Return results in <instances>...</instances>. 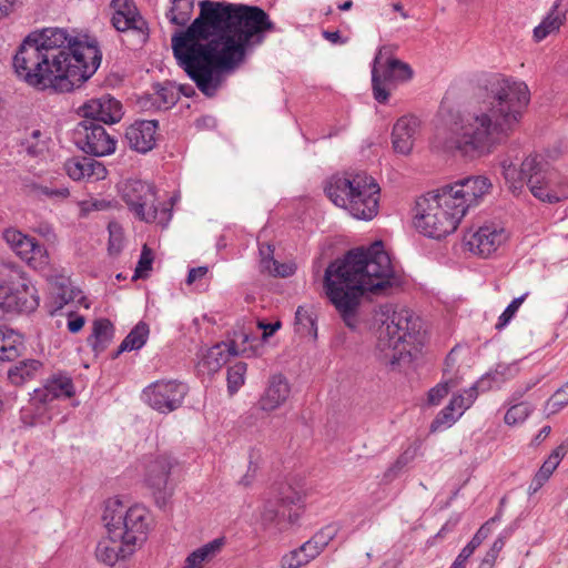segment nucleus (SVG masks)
Here are the masks:
<instances>
[{
	"label": "nucleus",
	"instance_id": "15",
	"mask_svg": "<svg viewBox=\"0 0 568 568\" xmlns=\"http://www.w3.org/2000/svg\"><path fill=\"white\" fill-rule=\"evenodd\" d=\"M10 248L36 271H44L50 264L47 248L34 237L22 233L17 229H7L2 234Z\"/></svg>",
	"mask_w": 568,
	"mask_h": 568
},
{
	"label": "nucleus",
	"instance_id": "27",
	"mask_svg": "<svg viewBox=\"0 0 568 568\" xmlns=\"http://www.w3.org/2000/svg\"><path fill=\"white\" fill-rule=\"evenodd\" d=\"M134 551V547L124 542L122 537H115L114 534L108 532L97 545V559L105 565L113 566L121 559H125Z\"/></svg>",
	"mask_w": 568,
	"mask_h": 568
},
{
	"label": "nucleus",
	"instance_id": "34",
	"mask_svg": "<svg viewBox=\"0 0 568 568\" xmlns=\"http://www.w3.org/2000/svg\"><path fill=\"white\" fill-rule=\"evenodd\" d=\"M224 540L216 538L201 546L186 557L183 568H203L222 550Z\"/></svg>",
	"mask_w": 568,
	"mask_h": 568
},
{
	"label": "nucleus",
	"instance_id": "48",
	"mask_svg": "<svg viewBox=\"0 0 568 568\" xmlns=\"http://www.w3.org/2000/svg\"><path fill=\"white\" fill-rule=\"evenodd\" d=\"M153 254L152 251L144 245L135 268L134 278H143L146 276V272L152 268Z\"/></svg>",
	"mask_w": 568,
	"mask_h": 568
},
{
	"label": "nucleus",
	"instance_id": "49",
	"mask_svg": "<svg viewBox=\"0 0 568 568\" xmlns=\"http://www.w3.org/2000/svg\"><path fill=\"white\" fill-rule=\"evenodd\" d=\"M261 271L267 273L272 265H275L274 246L270 243H263L258 247Z\"/></svg>",
	"mask_w": 568,
	"mask_h": 568
},
{
	"label": "nucleus",
	"instance_id": "10",
	"mask_svg": "<svg viewBox=\"0 0 568 568\" xmlns=\"http://www.w3.org/2000/svg\"><path fill=\"white\" fill-rule=\"evenodd\" d=\"M38 306V291L22 272L9 270L0 276V321L11 314L33 312Z\"/></svg>",
	"mask_w": 568,
	"mask_h": 568
},
{
	"label": "nucleus",
	"instance_id": "33",
	"mask_svg": "<svg viewBox=\"0 0 568 568\" xmlns=\"http://www.w3.org/2000/svg\"><path fill=\"white\" fill-rule=\"evenodd\" d=\"M23 348L22 336L12 329L0 327V363L18 358Z\"/></svg>",
	"mask_w": 568,
	"mask_h": 568
},
{
	"label": "nucleus",
	"instance_id": "60",
	"mask_svg": "<svg viewBox=\"0 0 568 568\" xmlns=\"http://www.w3.org/2000/svg\"><path fill=\"white\" fill-rule=\"evenodd\" d=\"M568 452V444L562 443L557 448L552 450L550 456L547 458L549 462H552L555 466H558L560 460L565 457Z\"/></svg>",
	"mask_w": 568,
	"mask_h": 568
},
{
	"label": "nucleus",
	"instance_id": "58",
	"mask_svg": "<svg viewBox=\"0 0 568 568\" xmlns=\"http://www.w3.org/2000/svg\"><path fill=\"white\" fill-rule=\"evenodd\" d=\"M494 521L495 518H491L477 530V532L471 538L474 540V544H477L479 546L488 537V535L490 534V524Z\"/></svg>",
	"mask_w": 568,
	"mask_h": 568
},
{
	"label": "nucleus",
	"instance_id": "36",
	"mask_svg": "<svg viewBox=\"0 0 568 568\" xmlns=\"http://www.w3.org/2000/svg\"><path fill=\"white\" fill-rule=\"evenodd\" d=\"M170 4L165 18L174 26L185 27L192 18L194 0H170Z\"/></svg>",
	"mask_w": 568,
	"mask_h": 568
},
{
	"label": "nucleus",
	"instance_id": "19",
	"mask_svg": "<svg viewBox=\"0 0 568 568\" xmlns=\"http://www.w3.org/2000/svg\"><path fill=\"white\" fill-rule=\"evenodd\" d=\"M23 193L36 201L53 204L65 201L70 196L69 187L54 175L22 179Z\"/></svg>",
	"mask_w": 568,
	"mask_h": 568
},
{
	"label": "nucleus",
	"instance_id": "9",
	"mask_svg": "<svg viewBox=\"0 0 568 568\" xmlns=\"http://www.w3.org/2000/svg\"><path fill=\"white\" fill-rule=\"evenodd\" d=\"M103 521L108 532L122 537L124 542L135 547L146 539L151 517L141 505L125 507L120 500H112L104 509Z\"/></svg>",
	"mask_w": 568,
	"mask_h": 568
},
{
	"label": "nucleus",
	"instance_id": "28",
	"mask_svg": "<svg viewBox=\"0 0 568 568\" xmlns=\"http://www.w3.org/2000/svg\"><path fill=\"white\" fill-rule=\"evenodd\" d=\"M74 394L73 382L65 375L53 376L48 379L43 387L34 390L32 400L48 404L59 398H70Z\"/></svg>",
	"mask_w": 568,
	"mask_h": 568
},
{
	"label": "nucleus",
	"instance_id": "37",
	"mask_svg": "<svg viewBox=\"0 0 568 568\" xmlns=\"http://www.w3.org/2000/svg\"><path fill=\"white\" fill-rule=\"evenodd\" d=\"M148 336V324L139 322L122 341L114 356L116 357L123 352L140 349L146 343Z\"/></svg>",
	"mask_w": 568,
	"mask_h": 568
},
{
	"label": "nucleus",
	"instance_id": "29",
	"mask_svg": "<svg viewBox=\"0 0 568 568\" xmlns=\"http://www.w3.org/2000/svg\"><path fill=\"white\" fill-rule=\"evenodd\" d=\"M539 165V155H529L527 156L520 164V168L517 169L513 163L503 162V174L508 184L509 189L515 193L524 186L526 182L528 184V179L534 173L535 169H538Z\"/></svg>",
	"mask_w": 568,
	"mask_h": 568
},
{
	"label": "nucleus",
	"instance_id": "11",
	"mask_svg": "<svg viewBox=\"0 0 568 568\" xmlns=\"http://www.w3.org/2000/svg\"><path fill=\"white\" fill-rule=\"evenodd\" d=\"M392 52V47L383 45L373 61L372 88L374 98L379 103H385L388 99L387 84L405 82L413 77L412 68L407 63L390 57Z\"/></svg>",
	"mask_w": 568,
	"mask_h": 568
},
{
	"label": "nucleus",
	"instance_id": "24",
	"mask_svg": "<svg viewBox=\"0 0 568 568\" xmlns=\"http://www.w3.org/2000/svg\"><path fill=\"white\" fill-rule=\"evenodd\" d=\"M290 393L291 387L286 377L282 374H275L270 377L264 393L256 403V408L271 413L287 400Z\"/></svg>",
	"mask_w": 568,
	"mask_h": 568
},
{
	"label": "nucleus",
	"instance_id": "5",
	"mask_svg": "<svg viewBox=\"0 0 568 568\" xmlns=\"http://www.w3.org/2000/svg\"><path fill=\"white\" fill-rule=\"evenodd\" d=\"M375 318L381 322L376 344L381 359L385 364L395 365L405 355H410V345L418 339L419 320L409 310H393L390 305L379 306Z\"/></svg>",
	"mask_w": 568,
	"mask_h": 568
},
{
	"label": "nucleus",
	"instance_id": "18",
	"mask_svg": "<svg viewBox=\"0 0 568 568\" xmlns=\"http://www.w3.org/2000/svg\"><path fill=\"white\" fill-rule=\"evenodd\" d=\"M337 534L335 526H326L301 547L282 557L283 568H300L316 558Z\"/></svg>",
	"mask_w": 568,
	"mask_h": 568
},
{
	"label": "nucleus",
	"instance_id": "22",
	"mask_svg": "<svg viewBox=\"0 0 568 568\" xmlns=\"http://www.w3.org/2000/svg\"><path fill=\"white\" fill-rule=\"evenodd\" d=\"M172 467L173 463L170 457L159 456L146 468L145 483L153 490L158 504H165L166 498L171 495L169 477Z\"/></svg>",
	"mask_w": 568,
	"mask_h": 568
},
{
	"label": "nucleus",
	"instance_id": "13",
	"mask_svg": "<svg viewBox=\"0 0 568 568\" xmlns=\"http://www.w3.org/2000/svg\"><path fill=\"white\" fill-rule=\"evenodd\" d=\"M528 187L536 199L550 204L568 199V183L541 156L538 169L528 179Z\"/></svg>",
	"mask_w": 568,
	"mask_h": 568
},
{
	"label": "nucleus",
	"instance_id": "21",
	"mask_svg": "<svg viewBox=\"0 0 568 568\" xmlns=\"http://www.w3.org/2000/svg\"><path fill=\"white\" fill-rule=\"evenodd\" d=\"M303 495L288 485L281 486L274 499H267L261 513L265 523H273L277 517H287L290 521L296 520L298 514L292 513V506H301Z\"/></svg>",
	"mask_w": 568,
	"mask_h": 568
},
{
	"label": "nucleus",
	"instance_id": "41",
	"mask_svg": "<svg viewBox=\"0 0 568 568\" xmlns=\"http://www.w3.org/2000/svg\"><path fill=\"white\" fill-rule=\"evenodd\" d=\"M484 383L485 379L483 378L468 389H465L464 394L456 395L450 399V404L454 406L456 412H458V416H462L464 412L473 405L478 396V388L484 385Z\"/></svg>",
	"mask_w": 568,
	"mask_h": 568
},
{
	"label": "nucleus",
	"instance_id": "47",
	"mask_svg": "<svg viewBox=\"0 0 568 568\" xmlns=\"http://www.w3.org/2000/svg\"><path fill=\"white\" fill-rule=\"evenodd\" d=\"M528 296V293L520 295L519 297L514 298L509 305L505 308L501 315L498 317V322L496 323V329L500 331L508 325V323L514 318L517 311Z\"/></svg>",
	"mask_w": 568,
	"mask_h": 568
},
{
	"label": "nucleus",
	"instance_id": "12",
	"mask_svg": "<svg viewBox=\"0 0 568 568\" xmlns=\"http://www.w3.org/2000/svg\"><path fill=\"white\" fill-rule=\"evenodd\" d=\"M189 393V386L176 379H161L146 386L142 392L144 402L161 414L180 408Z\"/></svg>",
	"mask_w": 568,
	"mask_h": 568
},
{
	"label": "nucleus",
	"instance_id": "43",
	"mask_svg": "<svg viewBox=\"0 0 568 568\" xmlns=\"http://www.w3.org/2000/svg\"><path fill=\"white\" fill-rule=\"evenodd\" d=\"M246 371L247 365L244 362H237L227 368V390L231 395L244 385Z\"/></svg>",
	"mask_w": 568,
	"mask_h": 568
},
{
	"label": "nucleus",
	"instance_id": "56",
	"mask_svg": "<svg viewBox=\"0 0 568 568\" xmlns=\"http://www.w3.org/2000/svg\"><path fill=\"white\" fill-rule=\"evenodd\" d=\"M295 272V266L293 264H281L275 261V265H272L271 270L267 272L270 275L287 277L293 275Z\"/></svg>",
	"mask_w": 568,
	"mask_h": 568
},
{
	"label": "nucleus",
	"instance_id": "40",
	"mask_svg": "<svg viewBox=\"0 0 568 568\" xmlns=\"http://www.w3.org/2000/svg\"><path fill=\"white\" fill-rule=\"evenodd\" d=\"M41 367V362L37 359L22 361L9 369L8 376L13 384H22L26 381L33 378Z\"/></svg>",
	"mask_w": 568,
	"mask_h": 568
},
{
	"label": "nucleus",
	"instance_id": "23",
	"mask_svg": "<svg viewBox=\"0 0 568 568\" xmlns=\"http://www.w3.org/2000/svg\"><path fill=\"white\" fill-rule=\"evenodd\" d=\"M420 121L415 115L399 118L392 131V143L395 152L407 155L412 152L415 140L419 134Z\"/></svg>",
	"mask_w": 568,
	"mask_h": 568
},
{
	"label": "nucleus",
	"instance_id": "45",
	"mask_svg": "<svg viewBox=\"0 0 568 568\" xmlns=\"http://www.w3.org/2000/svg\"><path fill=\"white\" fill-rule=\"evenodd\" d=\"M460 416L449 403L443 408L430 424V430L436 432L443 427H450Z\"/></svg>",
	"mask_w": 568,
	"mask_h": 568
},
{
	"label": "nucleus",
	"instance_id": "35",
	"mask_svg": "<svg viewBox=\"0 0 568 568\" xmlns=\"http://www.w3.org/2000/svg\"><path fill=\"white\" fill-rule=\"evenodd\" d=\"M50 138L40 129H34L20 142V152L26 153L30 158H41L49 150Z\"/></svg>",
	"mask_w": 568,
	"mask_h": 568
},
{
	"label": "nucleus",
	"instance_id": "53",
	"mask_svg": "<svg viewBox=\"0 0 568 568\" xmlns=\"http://www.w3.org/2000/svg\"><path fill=\"white\" fill-rule=\"evenodd\" d=\"M109 233H110V240H109V251L112 252H119L121 247V232L120 226L115 223L109 224Z\"/></svg>",
	"mask_w": 568,
	"mask_h": 568
},
{
	"label": "nucleus",
	"instance_id": "50",
	"mask_svg": "<svg viewBox=\"0 0 568 568\" xmlns=\"http://www.w3.org/2000/svg\"><path fill=\"white\" fill-rule=\"evenodd\" d=\"M155 94L156 101H159L160 105H163L164 108H169L176 102V94L174 90L168 85L156 84Z\"/></svg>",
	"mask_w": 568,
	"mask_h": 568
},
{
	"label": "nucleus",
	"instance_id": "2",
	"mask_svg": "<svg viewBox=\"0 0 568 568\" xmlns=\"http://www.w3.org/2000/svg\"><path fill=\"white\" fill-rule=\"evenodd\" d=\"M527 84L513 78L494 77L479 106L465 116L437 128L435 143L469 158H483L507 143L529 104Z\"/></svg>",
	"mask_w": 568,
	"mask_h": 568
},
{
	"label": "nucleus",
	"instance_id": "62",
	"mask_svg": "<svg viewBox=\"0 0 568 568\" xmlns=\"http://www.w3.org/2000/svg\"><path fill=\"white\" fill-rule=\"evenodd\" d=\"M324 39L329 41L333 44H345L347 42V38H343L339 31H328L324 30L322 32Z\"/></svg>",
	"mask_w": 568,
	"mask_h": 568
},
{
	"label": "nucleus",
	"instance_id": "8",
	"mask_svg": "<svg viewBox=\"0 0 568 568\" xmlns=\"http://www.w3.org/2000/svg\"><path fill=\"white\" fill-rule=\"evenodd\" d=\"M121 197L133 215L145 223L166 226L172 219V211L158 199L156 187L146 181L129 179L120 186Z\"/></svg>",
	"mask_w": 568,
	"mask_h": 568
},
{
	"label": "nucleus",
	"instance_id": "57",
	"mask_svg": "<svg viewBox=\"0 0 568 568\" xmlns=\"http://www.w3.org/2000/svg\"><path fill=\"white\" fill-rule=\"evenodd\" d=\"M417 454L416 447H409L407 448L397 459H396V467H403L405 468L415 457Z\"/></svg>",
	"mask_w": 568,
	"mask_h": 568
},
{
	"label": "nucleus",
	"instance_id": "64",
	"mask_svg": "<svg viewBox=\"0 0 568 568\" xmlns=\"http://www.w3.org/2000/svg\"><path fill=\"white\" fill-rule=\"evenodd\" d=\"M470 557L468 554V550L465 551L464 549L460 550L459 555L454 560L450 568H466V561Z\"/></svg>",
	"mask_w": 568,
	"mask_h": 568
},
{
	"label": "nucleus",
	"instance_id": "55",
	"mask_svg": "<svg viewBox=\"0 0 568 568\" xmlns=\"http://www.w3.org/2000/svg\"><path fill=\"white\" fill-rule=\"evenodd\" d=\"M111 8L113 12L122 11L128 14L139 13L133 0H112Z\"/></svg>",
	"mask_w": 568,
	"mask_h": 568
},
{
	"label": "nucleus",
	"instance_id": "46",
	"mask_svg": "<svg viewBox=\"0 0 568 568\" xmlns=\"http://www.w3.org/2000/svg\"><path fill=\"white\" fill-rule=\"evenodd\" d=\"M557 467L558 466H555L552 462L546 459L541 465L540 469L536 473L535 477L532 478L531 484L529 486V493H537L550 478V476L552 475Z\"/></svg>",
	"mask_w": 568,
	"mask_h": 568
},
{
	"label": "nucleus",
	"instance_id": "63",
	"mask_svg": "<svg viewBox=\"0 0 568 568\" xmlns=\"http://www.w3.org/2000/svg\"><path fill=\"white\" fill-rule=\"evenodd\" d=\"M258 327L263 329V339H266L268 336L273 335L280 327L281 323L275 322L271 324H264L262 322H258Z\"/></svg>",
	"mask_w": 568,
	"mask_h": 568
},
{
	"label": "nucleus",
	"instance_id": "61",
	"mask_svg": "<svg viewBox=\"0 0 568 568\" xmlns=\"http://www.w3.org/2000/svg\"><path fill=\"white\" fill-rule=\"evenodd\" d=\"M518 369L515 365H498V367L495 371V377L497 376H505L506 378H513L516 376Z\"/></svg>",
	"mask_w": 568,
	"mask_h": 568
},
{
	"label": "nucleus",
	"instance_id": "25",
	"mask_svg": "<svg viewBox=\"0 0 568 568\" xmlns=\"http://www.w3.org/2000/svg\"><path fill=\"white\" fill-rule=\"evenodd\" d=\"M158 122L154 120L136 121L125 131V139L132 150L146 153L155 145Z\"/></svg>",
	"mask_w": 568,
	"mask_h": 568
},
{
	"label": "nucleus",
	"instance_id": "32",
	"mask_svg": "<svg viewBox=\"0 0 568 568\" xmlns=\"http://www.w3.org/2000/svg\"><path fill=\"white\" fill-rule=\"evenodd\" d=\"M113 336V324L106 318H98L92 324V333L88 337V344L92 347L95 355H98L110 345Z\"/></svg>",
	"mask_w": 568,
	"mask_h": 568
},
{
	"label": "nucleus",
	"instance_id": "3",
	"mask_svg": "<svg viewBox=\"0 0 568 568\" xmlns=\"http://www.w3.org/2000/svg\"><path fill=\"white\" fill-rule=\"evenodd\" d=\"M101 60L94 39L71 37L63 28H44L24 38L13 57V68L32 87L71 92L97 72Z\"/></svg>",
	"mask_w": 568,
	"mask_h": 568
},
{
	"label": "nucleus",
	"instance_id": "39",
	"mask_svg": "<svg viewBox=\"0 0 568 568\" xmlns=\"http://www.w3.org/2000/svg\"><path fill=\"white\" fill-rule=\"evenodd\" d=\"M112 26L120 32L128 30H135L144 33L146 30V22L140 16V13L128 14L126 12L118 11L113 12L111 19Z\"/></svg>",
	"mask_w": 568,
	"mask_h": 568
},
{
	"label": "nucleus",
	"instance_id": "17",
	"mask_svg": "<svg viewBox=\"0 0 568 568\" xmlns=\"http://www.w3.org/2000/svg\"><path fill=\"white\" fill-rule=\"evenodd\" d=\"M509 239V232L499 222H488L464 236L468 250L481 257H488Z\"/></svg>",
	"mask_w": 568,
	"mask_h": 568
},
{
	"label": "nucleus",
	"instance_id": "52",
	"mask_svg": "<svg viewBox=\"0 0 568 568\" xmlns=\"http://www.w3.org/2000/svg\"><path fill=\"white\" fill-rule=\"evenodd\" d=\"M450 385L448 382L439 383L428 392V403L438 405L440 400L449 393Z\"/></svg>",
	"mask_w": 568,
	"mask_h": 568
},
{
	"label": "nucleus",
	"instance_id": "31",
	"mask_svg": "<svg viewBox=\"0 0 568 568\" xmlns=\"http://www.w3.org/2000/svg\"><path fill=\"white\" fill-rule=\"evenodd\" d=\"M559 8L560 0H556L540 23L534 28L532 39L535 42L539 43L546 38L559 33L566 22V12Z\"/></svg>",
	"mask_w": 568,
	"mask_h": 568
},
{
	"label": "nucleus",
	"instance_id": "38",
	"mask_svg": "<svg viewBox=\"0 0 568 568\" xmlns=\"http://www.w3.org/2000/svg\"><path fill=\"white\" fill-rule=\"evenodd\" d=\"M296 331L304 336L316 338L317 326L315 313L311 306H298L295 312Z\"/></svg>",
	"mask_w": 568,
	"mask_h": 568
},
{
	"label": "nucleus",
	"instance_id": "6",
	"mask_svg": "<svg viewBox=\"0 0 568 568\" xmlns=\"http://www.w3.org/2000/svg\"><path fill=\"white\" fill-rule=\"evenodd\" d=\"M328 199L358 220H372L378 213L379 186L366 174L334 175L325 186Z\"/></svg>",
	"mask_w": 568,
	"mask_h": 568
},
{
	"label": "nucleus",
	"instance_id": "16",
	"mask_svg": "<svg viewBox=\"0 0 568 568\" xmlns=\"http://www.w3.org/2000/svg\"><path fill=\"white\" fill-rule=\"evenodd\" d=\"M446 195H452L450 202L458 205L463 211V216L469 207L478 205L483 197L491 189V182L483 175L462 179L454 184L440 187Z\"/></svg>",
	"mask_w": 568,
	"mask_h": 568
},
{
	"label": "nucleus",
	"instance_id": "42",
	"mask_svg": "<svg viewBox=\"0 0 568 568\" xmlns=\"http://www.w3.org/2000/svg\"><path fill=\"white\" fill-rule=\"evenodd\" d=\"M568 405V381L558 388L545 403L544 412L547 417L559 413Z\"/></svg>",
	"mask_w": 568,
	"mask_h": 568
},
{
	"label": "nucleus",
	"instance_id": "26",
	"mask_svg": "<svg viewBox=\"0 0 568 568\" xmlns=\"http://www.w3.org/2000/svg\"><path fill=\"white\" fill-rule=\"evenodd\" d=\"M64 170L73 181H99L106 176L105 166L101 162L87 156H74L67 160L64 163Z\"/></svg>",
	"mask_w": 568,
	"mask_h": 568
},
{
	"label": "nucleus",
	"instance_id": "59",
	"mask_svg": "<svg viewBox=\"0 0 568 568\" xmlns=\"http://www.w3.org/2000/svg\"><path fill=\"white\" fill-rule=\"evenodd\" d=\"M207 272H209V268L206 266H199V267L191 268L189 271V274L186 277V283L189 285L193 284L197 280H201L202 277H204L207 274Z\"/></svg>",
	"mask_w": 568,
	"mask_h": 568
},
{
	"label": "nucleus",
	"instance_id": "44",
	"mask_svg": "<svg viewBox=\"0 0 568 568\" xmlns=\"http://www.w3.org/2000/svg\"><path fill=\"white\" fill-rule=\"evenodd\" d=\"M534 410V406L527 402L514 404L505 414V423L507 425H516L526 420Z\"/></svg>",
	"mask_w": 568,
	"mask_h": 568
},
{
	"label": "nucleus",
	"instance_id": "4",
	"mask_svg": "<svg viewBox=\"0 0 568 568\" xmlns=\"http://www.w3.org/2000/svg\"><path fill=\"white\" fill-rule=\"evenodd\" d=\"M394 270L383 243L356 247L329 263L323 287L344 324L357 329L364 321L362 303L372 293L378 294L392 285Z\"/></svg>",
	"mask_w": 568,
	"mask_h": 568
},
{
	"label": "nucleus",
	"instance_id": "54",
	"mask_svg": "<svg viewBox=\"0 0 568 568\" xmlns=\"http://www.w3.org/2000/svg\"><path fill=\"white\" fill-rule=\"evenodd\" d=\"M504 546H505L504 538L503 537H498L494 541V544L490 547V549L486 552L485 557L483 558V561L494 566L495 562H496V559H497L499 552L501 551V549L504 548Z\"/></svg>",
	"mask_w": 568,
	"mask_h": 568
},
{
	"label": "nucleus",
	"instance_id": "14",
	"mask_svg": "<svg viewBox=\"0 0 568 568\" xmlns=\"http://www.w3.org/2000/svg\"><path fill=\"white\" fill-rule=\"evenodd\" d=\"M75 145L87 154L105 156L115 151L116 141L99 123L82 120L73 130Z\"/></svg>",
	"mask_w": 568,
	"mask_h": 568
},
{
	"label": "nucleus",
	"instance_id": "51",
	"mask_svg": "<svg viewBox=\"0 0 568 568\" xmlns=\"http://www.w3.org/2000/svg\"><path fill=\"white\" fill-rule=\"evenodd\" d=\"M232 341H237L241 347L247 348V352L242 354L243 356L251 357L257 354L256 346L253 345V342H256L257 339L252 337L250 334L245 332L236 333Z\"/></svg>",
	"mask_w": 568,
	"mask_h": 568
},
{
	"label": "nucleus",
	"instance_id": "30",
	"mask_svg": "<svg viewBox=\"0 0 568 568\" xmlns=\"http://www.w3.org/2000/svg\"><path fill=\"white\" fill-rule=\"evenodd\" d=\"M247 348L241 347L237 341L217 343L207 349L203 357V366L210 372L219 371L232 355L245 354Z\"/></svg>",
	"mask_w": 568,
	"mask_h": 568
},
{
	"label": "nucleus",
	"instance_id": "7",
	"mask_svg": "<svg viewBox=\"0 0 568 568\" xmlns=\"http://www.w3.org/2000/svg\"><path fill=\"white\" fill-rule=\"evenodd\" d=\"M442 189L420 197L416 204L414 224L425 236L440 239L453 233L462 221L463 211L450 202Z\"/></svg>",
	"mask_w": 568,
	"mask_h": 568
},
{
	"label": "nucleus",
	"instance_id": "1",
	"mask_svg": "<svg viewBox=\"0 0 568 568\" xmlns=\"http://www.w3.org/2000/svg\"><path fill=\"white\" fill-rule=\"evenodd\" d=\"M274 30L275 24L260 7L202 0L197 17L172 34L171 47L178 65L202 94L213 98L227 75Z\"/></svg>",
	"mask_w": 568,
	"mask_h": 568
},
{
	"label": "nucleus",
	"instance_id": "20",
	"mask_svg": "<svg viewBox=\"0 0 568 568\" xmlns=\"http://www.w3.org/2000/svg\"><path fill=\"white\" fill-rule=\"evenodd\" d=\"M78 114L82 116L83 120L113 124L122 119L123 110L119 100L111 94H102L99 98L87 100L79 106Z\"/></svg>",
	"mask_w": 568,
	"mask_h": 568
}]
</instances>
